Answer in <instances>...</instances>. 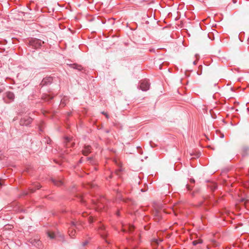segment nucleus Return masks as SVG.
Wrapping results in <instances>:
<instances>
[{
    "label": "nucleus",
    "instance_id": "nucleus-14",
    "mask_svg": "<svg viewBox=\"0 0 249 249\" xmlns=\"http://www.w3.org/2000/svg\"><path fill=\"white\" fill-rule=\"evenodd\" d=\"M89 243V241H85V242H84L83 243H82V245L83 246H86Z\"/></svg>",
    "mask_w": 249,
    "mask_h": 249
},
{
    "label": "nucleus",
    "instance_id": "nucleus-22",
    "mask_svg": "<svg viewBox=\"0 0 249 249\" xmlns=\"http://www.w3.org/2000/svg\"><path fill=\"white\" fill-rule=\"evenodd\" d=\"M248 44H249V40H248Z\"/></svg>",
    "mask_w": 249,
    "mask_h": 249
},
{
    "label": "nucleus",
    "instance_id": "nucleus-18",
    "mask_svg": "<svg viewBox=\"0 0 249 249\" xmlns=\"http://www.w3.org/2000/svg\"><path fill=\"white\" fill-rule=\"evenodd\" d=\"M194 64L195 65H196V61H194Z\"/></svg>",
    "mask_w": 249,
    "mask_h": 249
},
{
    "label": "nucleus",
    "instance_id": "nucleus-21",
    "mask_svg": "<svg viewBox=\"0 0 249 249\" xmlns=\"http://www.w3.org/2000/svg\"><path fill=\"white\" fill-rule=\"evenodd\" d=\"M98 249H101L100 248H98Z\"/></svg>",
    "mask_w": 249,
    "mask_h": 249
},
{
    "label": "nucleus",
    "instance_id": "nucleus-8",
    "mask_svg": "<svg viewBox=\"0 0 249 249\" xmlns=\"http://www.w3.org/2000/svg\"><path fill=\"white\" fill-rule=\"evenodd\" d=\"M6 96L8 98H9V99H10L11 100H13L15 97L14 94L13 93L10 92H7Z\"/></svg>",
    "mask_w": 249,
    "mask_h": 249
},
{
    "label": "nucleus",
    "instance_id": "nucleus-11",
    "mask_svg": "<svg viewBox=\"0 0 249 249\" xmlns=\"http://www.w3.org/2000/svg\"><path fill=\"white\" fill-rule=\"evenodd\" d=\"M128 229L129 231V232H131V231H132L134 230V227L133 226H131V225H129L128 226Z\"/></svg>",
    "mask_w": 249,
    "mask_h": 249
},
{
    "label": "nucleus",
    "instance_id": "nucleus-17",
    "mask_svg": "<svg viewBox=\"0 0 249 249\" xmlns=\"http://www.w3.org/2000/svg\"><path fill=\"white\" fill-rule=\"evenodd\" d=\"M79 67H80V66H79ZM76 69H78L79 70H80V68H76Z\"/></svg>",
    "mask_w": 249,
    "mask_h": 249
},
{
    "label": "nucleus",
    "instance_id": "nucleus-12",
    "mask_svg": "<svg viewBox=\"0 0 249 249\" xmlns=\"http://www.w3.org/2000/svg\"><path fill=\"white\" fill-rule=\"evenodd\" d=\"M241 201H242V202H245V205L247 207V204L249 202V200H247V199H246L245 198H243V199H241Z\"/></svg>",
    "mask_w": 249,
    "mask_h": 249
},
{
    "label": "nucleus",
    "instance_id": "nucleus-7",
    "mask_svg": "<svg viewBox=\"0 0 249 249\" xmlns=\"http://www.w3.org/2000/svg\"><path fill=\"white\" fill-rule=\"evenodd\" d=\"M52 181L55 185L58 186H61L63 184V182L61 180L53 179H52Z\"/></svg>",
    "mask_w": 249,
    "mask_h": 249
},
{
    "label": "nucleus",
    "instance_id": "nucleus-16",
    "mask_svg": "<svg viewBox=\"0 0 249 249\" xmlns=\"http://www.w3.org/2000/svg\"><path fill=\"white\" fill-rule=\"evenodd\" d=\"M190 181L191 182H193V183L195 182V180L194 179H191Z\"/></svg>",
    "mask_w": 249,
    "mask_h": 249
},
{
    "label": "nucleus",
    "instance_id": "nucleus-13",
    "mask_svg": "<svg viewBox=\"0 0 249 249\" xmlns=\"http://www.w3.org/2000/svg\"><path fill=\"white\" fill-rule=\"evenodd\" d=\"M102 113L103 114L105 115V116H106V118H109L108 115L106 112L103 111L102 112Z\"/></svg>",
    "mask_w": 249,
    "mask_h": 249
},
{
    "label": "nucleus",
    "instance_id": "nucleus-15",
    "mask_svg": "<svg viewBox=\"0 0 249 249\" xmlns=\"http://www.w3.org/2000/svg\"><path fill=\"white\" fill-rule=\"evenodd\" d=\"M51 79L50 78H49V79H44L42 82V84H44L45 83H46V80H50Z\"/></svg>",
    "mask_w": 249,
    "mask_h": 249
},
{
    "label": "nucleus",
    "instance_id": "nucleus-20",
    "mask_svg": "<svg viewBox=\"0 0 249 249\" xmlns=\"http://www.w3.org/2000/svg\"><path fill=\"white\" fill-rule=\"evenodd\" d=\"M89 221H90V222H92L91 220H90V219L89 220Z\"/></svg>",
    "mask_w": 249,
    "mask_h": 249
},
{
    "label": "nucleus",
    "instance_id": "nucleus-6",
    "mask_svg": "<svg viewBox=\"0 0 249 249\" xmlns=\"http://www.w3.org/2000/svg\"><path fill=\"white\" fill-rule=\"evenodd\" d=\"M76 231L75 230L72 228H70L69 230V235L71 237L73 238L75 235Z\"/></svg>",
    "mask_w": 249,
    "mask_h": 249
},
{
    "label": "nucleus",
    "instance_id": "nucleus-19",
    "mask_svg": "<svg viewBox=\"0 0 249 249\" xmlns=\"http://www.w3.org/2000/svg\"><path fill=\"white\" fill-rule=\"evenodd\" d=\"M31 192H34V191L33 190H31Z\"/></svg>",
    "mask_w": 249,
    "mask_h": 249
},
{
    "label": "nucleus",
    "instance_id": "nucleus-23",
    "mask_svg": "<svg viewBox=\"0 0 249 249\" xmlns=\"http://www.w3.org/2000/svg\"><path fill=\"white\" fill-rule=\"evenodd\" d=\"M248 40H249V39Z\"/></svg>",
    "mask_w": 249,
    "mask_h": 249
},
{
    "label": "nucleus",
    "instance_id": "nucleus-4",
    "mask_svg": "<svg viewBox=\"0 0 249 249\" xmlns=\"http://www.w3.org/2000/svg\"><path fill=\"white\" fill-rule=\"evenodd\" d=\"M30 242L32 245L37 247H39L41 243L39 240L36 239H31Z\"/></svg>",
    "mask_w": 249,
    "mask_h": 249
},
{
    "label": "nucleus",
    "instance_id": "nucleus-2",
    "mask_svg": "<svg viewBox=\"0 0 249 249\" xmlns=\"http://www.w3.org/2000/svg\"><path fill=\"white\" fill-rule=\"evenodd\" d=\"M150 87V84L149 83L145 81H142L140 85V88L143 91H146Z\"/></svg>",
    "mask_w": 249,
    "mask_h": 249
},
{
    "label": "nucleus",
    "instance_id": "nucleus-1",
    "mask_svg": "<svg viewBox=\"0 0 249 249\" xmlns=\"http://www.w3.org/2000/svg\"><path fill=\"white\" fill-rule=\"evenodd\" d=\"M43 43H44L43 41L37 38L32 39L29 41L30 45L35 48H39Z\"/></svg>",
    "mask_w": 249,
    "mask_h": 249
},
{
    "label": "nucleus",
    "instance_id": "nucleus-9",
    "mask_svg": "<svg viewBox=\"0 0 249 249\" xmlns=\"http://www.w3.org/2000/svg\"><path fill=\"white\" fill-rule=\"evenodd\" d=\"M47 234L51 239H53L55 237L54 233L52 231H48Z\"/></svg>",
    "mask_w": 249,
    "mask_h": 249
},
{
    "label": "nucleus",
    "instance_id": "nucleus-5",
    "mask_svg": "<svg viewBox=\"0 0 249 249\" xmlns=\"http://www.w3.org/2000/svg\"><path fill=\"white\" fill-rule=\"evenodd\" d=\"M91 152L90 146L89 145L86 146L84 149L82 151L83 155L87 156Z\"/></svg>",
    "mask_w": 249,
    "mask_h": 249
},
{
    "label": "nucleus",
    "instance_id": "nucleus-3",
    "mask_svg": "<svg viewBox=\"0 0 249 249\" xmlns=\"http://www.w3.org/2000/svg\"><path fill=\"white\" fill-rule=\"evenodd\" d=\"M32 122V119L30 117L26 118H23L20 121V124L22 125H27Z\"/></svg>",
    "mask_w": 249,
    "mask_h": 249
},
{
    "label": "nucleus",
    "instance_id": "nucleus-10",
    "mask_svg": "<svg viewBox=\"0 0 249 249\" xmlns=\"http://www.w3.org/2000/svg\"><path fill=\"white\" fill-rule=\"evenodd\" d=\"M202 243V240L198 239L196 240H195L193 242V244L195 246L196 245L198 244H201Z\"/></svg>",
    "mask_w": 249,
    "mask_h": 249
}]
</instances>
